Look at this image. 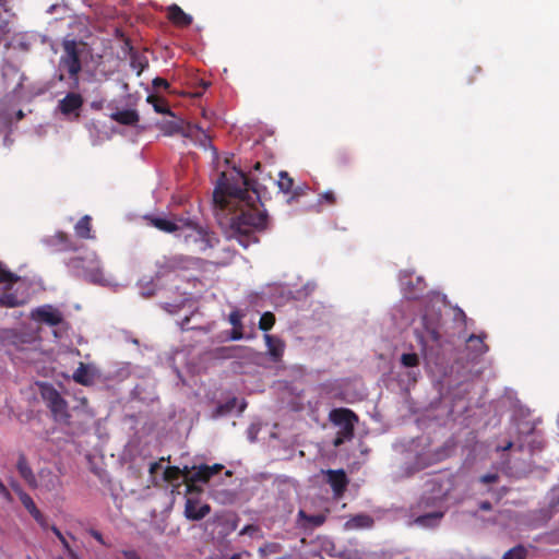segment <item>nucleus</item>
<instances>
[{"mask_svg": "<svg viewBox=\"0 0 559 559\" xmlns=\"http://www.w3.org/2000/svg\"><path fill=\"white\" fill-rule=\"evenodd\" d=\"M236 182L230 183L226 174L222 173L214 190V202L221 210L239 207L240 213L230 218L227 239H236L247 249L251 243H257L255 231L267 227V216L254 205L258 199L254 191H249V182L241 171L236 173Z\"/></svg>", "mask_w": 559, "mask_h": 559, "instance_id": "1", "label": "nucleus"}, {"mask_svg": "<svg viewBox=\"0 0 559 559\" xmlns=\"http://www.w3.org/2000/svg\"><path fill=\"white\" fill-rule=\"evenodd\" d=\"M452 489V480L445 476H435L425 484V490L417 503L409 509V526L423 530L440 525L448 506L447 497Z\"/></svg>", "mask_w": 559, "mask_h": 559, "instance_id": "2", "label": "nucleus"}, {"mask_svg": "<svg viewBox=\"0 0 559 559\" xmlns=\"http://www.w3.org/2000/svg\"><path fill=\"white\" fill-rule=\"evenodd\" d=\"M152 224L159 230L174 234L191 252H205L218 242L214 233L190 217H155Z\"/></svg>", "mask_w": 559, "mask_h": 559, "instance_id": "3", "label": "nucleus"}, {"mask_svg": "<svg viewBox=\"0 0 559 559\" xmlns=\"http://www.w3.org/2000/svg\"><path fill=\"white\" fill-rule=\"evenodd\" d=\"M395 450L403 454L401 461H403L405 465L402 471L393 473L395 479L409 476L413 473L426 468L445 457L443 451H432L430 449V444L425 438L412 440L406 447L395 445Z\"/></svg>", "mask_w": 559, "mask_h": 559, "instance_id": "4", "label": "nucleus"}, {"mask_svg": "<svg viewBox=\"0 0 559 559\" xmlns=\"http://www.w3.org/2000/svg\"><path fill=\"white\" fill-rule=\"evenodd\" d=\"M85 52V45L75 39H64L62 43V53L58 63V80L68 79L70 90H78L80 86L79 74L82 70L81 58Z\"/></svg>", "mask_w": 559, "mask_h": 559, "instance_id": "5", "label": "nucleus"}, {"mask_svg": "<svg viewBox=\"0 0 559 559\" xmlns=\"http://www.w3.org/2000/svg\"><path fill=\"white\" fill-rule=\"evenodd\" d=\"M221 468L222 465L219 464H214L213 466L201 464L199 466L191 467L185 465L182 468L177 466H168L163 469V478L169 483L178 481L180 477L191 483H205Z\"/></svg>", "mask_w": 559, "mask_h": 559, "instance_id": "6", "label": "nucleus"}, {"mask_svg": "<svg viewBox=\"0 0 559 559\" xmlns=\"http://www.w3.org/2000/svg\"><path fill=\"white\" fill-rule=\"evenodd\" d=\"M443 298L435 295L430 305H427L421 314V324L425 330L424 333H418V340L425 348L429 341L438 342L440 338L439 325L441 319L440 305L443 304Z\"/></svg>", "mask_w": 559, "mask_h": 559, "instance_id": "7", "label": "nucleus"}, {"mask_svg": "<svg viewBox=\"0 0 559 559\" xmlns=\"http://www.w3.org/2000/svg\"><path fill=\"white\" fill-rule=\"evenodd\" d=\"M75 275L99 285H110L111 282L104 275L99 260L95 252L88 253L85 258L72 259L69 263Z\"/></svg>", "mask_w": 559, "mask_h": 559, "instance_id": "8", "label": "nucleus"}, {"mask_svg": "<svg viewBox=\"0 0 559 559\" xmlns=\"http://www.w3.org/2000/svg\"><path fill=\"white\" fill-rule=\"evenodd\" d=\"M39 392L46 406L49 408L53 419L58 423H68L70 420V411L68 402L61 396L56 388L47 382L38 383Z\"/></svg>", "mask_w": 559, "mask_h": 559, "instance_id": "9", "label": "nucleus"}, {"mask_svg": "<svg viewBox=\"0 0 559 559\" xmlns=\"http://www.w3.org/2000/svg\"><path fill=\"white\" fill-rule=\"evenodd\" d=\"M330 419L338 428L334 445L337 447L353 437L357 417L352 411L347 408L333 409L330 413Z\"/></svg>", "mask_w": 559, "mask_h": 559, "instance_id": "10", "label": "nucleus"}, {"mask_svg": "<svg viewBox=\"0 0 559 559\" xmlns=\"http://www.w3.org/2000/svg\"><path fill=\"white\" fill-rule=\"evenodd\" d=\"M83 104V96L75 92V90H71L58 100L56 112L60 114L63 119L73 121L80 117Z\"/></svg>", "mask_w": 559, "mask_h": 559, "instance_id": "11", "label": "nucleus"}, {"mask_svg": "<svg viewBox=\"0 0 559 559\" xmlns=\"http://www.w3.org/2000/svg\"><path fill=\"white\" fill-rule=\"evenodd\" d=\"M199 265L197 258L183 254H175L171 257H165L157 263V277L165 276L170 272L183 271L194 269Z\"/></svg>", "mask_w": 559, "mask_h": 559, "instance_id": "12", "label": "nucleus"}, {"mask_svg": "<svg viewBox=\"0 0 559 559\" xmlns=\"http://www.w3.org/2000/svg\"><path fill=\"white\" fill-rule=\"evenodd\" d=\"M31 317L39 323L57 326L63 323L62 312L52 305H43L32 310Z\"/></svg>", "mask_w": 559, "mask_h": 559, "instance_id": "13", "label": "nucleus"}, {"mask_svg": "<svg viewBox=\"0 0 559 559\" xmlns=\"http://www.w3.org/2000/svg\"><path fill=\"white\" fill-rule=\"evenodd\" d=\"M2 79L5 85V88L12 96L19 97L20 90L22 88L24 74L20 71L17 67L11 63H4L2 67Z\"/></svg>", "mask_w": 559, "mask_h": 559, "instance_id": "14", "label": "nucleus"}, {"mask_svg": "<svg viewBox=\"0 0 559 559\" xmlns=\"http://www.w3.org/2000/svg\"><path fill=\"white\" fill-rule=\"evenodd\" d=\"M2 340L20 350L26 349V346H29L32 349H37L38 347V337L35 333H21L16 330H8L4 331Z\"/></svg>", "mask_w": 559, "mask_h": 559, "instance_id": "15", "label": "nucleus"}, {"mask_svg": "<svg viewBox=\"0 0 559 559\" xmlns=\"http://www.w3.org/2000/svg\"><path fill=\"white\" fill-rule=\"evenodd\" d=\"M322 474L324 475V480L332 488L334 497H342L348 484L345 472L343 469H328L322 471Z\"/></svg>", "mask_w": 559, "mask_h": 559, "instance_id": "16", "label": "nucleus"}, {"mask_svg": "<svg viewBox=\"0 0 559 559\" xmlns=\"http://www.w3.org/2000/svg\"><path fill=\"white\" fill-rule=\"evenodd\" d=\"M38 489L48 492H58L62 489V480L59 474L50 468H41L37 478Z\"/></svg>", "mask_w": 559, "mask_h": 559, "instance_id": "17", "label": "nucleus"}, {"mask_svg": "<svg viewBox=\"0 0 559 559\" xmlns=\"http://www.w3.org/2000/svg\"><path fill=\"white\" fill-rule=\"evenodd\" d=\"M98 377V370L94 365L80 362L72 374L73 380L82 385H92Z\"/></svg>", "mask_w": 559, "mask_h": 559, "instance_id": "18", "label": "nucleus"}, {"mask_svg": "<svg viewBox=\"0 0 559 559\" xmlns=\"http://www.w3.org/2000/svg\"><path fill=\"white\" fill-rule=\"evenodd\" d=\"M211 512L207 503H201L198 500L188 498L185 506V516L190 521H200Z\"/></svg>", "mask_w": 559, "mask_h": 559, "instance_id": "19", "label": "nucleus"}, {"mask_svg": "<svg viewBox=\"0 0 559 559\" xmlns=\"http://www.w3.org/2000/svg\"><path fill=\"white\" fill-rule=\"evenodd\" d=\"M16 469H17L19 474L21 475V477L26 481V484L31 488L37 489V487H38L37 477L34 474L32 467L29 466V464L26 460V456L22 453L19 455L17 462H16Z\"/></svg>", "mask_w": 559, "mask_h": 559, "instance_id": "20", "label": "nucleus"}, {"mask_svg": "<svg viewBox=\"0 0 559 559\" xmlns=\"http://www.w3.org/2000/svg\"><path fill=\"white\" fill-rule=\"evenodd\" d=\"M40 40V36L36 33H20V34H16L10 45L14 48V49H20L22 51H27L31 49V47L33 45H35L36 43H38Z\"/></svg>", "mask_w": 559, "mask_h": 559, "instance_id": "21", "label": "nucleus"}, {"mask_svg": "<svg viewBox=\"0 0 559 559\" xmlns=\"http://www.w3.org/2000/svg\"><path fill=\"white\" fill-rule=\"evenodd\" d=\"M267 354L275 362L280 361L285 350V343L277 336L264 334Z\"/></svg>", "mask_w": 559, "mask_h": 559, "instance_id": "22", "label": "nucleus"}, {"mask_svg": "<svg viewBox=\"0 0 559 559\" xmlns=\"http://www.w3.org/2000/svg\"><path fill=\"white\" fill-rule=\"evenodd\" d=\"M373 524V519L368 514H356L350 516L344 524L346 531H355L362 528H370Z\"/></svg>", "mask_w": 559, "mask_h": 559, "instance_id": "23", "label": "nucleus"}, {"mask_svg": "<svg viewBox=\"0 0 559 559\" xmlns=\"http://www.w3.org/2000/svg\"><path fill=\"white\" fill-rule=\"evenodd\" d=\"M168 17L178 26H188L192 23V16L183 12L177 4L168 8Z\"/></svg>", "mask_w": 559, "mask_h": 559, "instance_id": "24", "label": "nucleus"}, {"mask_svg": "<svg viewBox=\"0 0 559 559\" xmlns=\"http://www.w3.org/2000/svg\"><path fill=\"white\" fill-rule=\"evenodd\" d=\"M401 364L405 368H411L412 370L408 372V377L412 381H416L417 376L419 374L418 370H415L419 364V358L415 353H404L401 356Z\"/></svg>", "mask_w": 559, "mask_h": 559, "instance_id": "25", "label": "nucleus"}, {"mask_svg": "<svg viewBox=\"0 0 559 559\" xmlns=\"http://www.w3.org/2000/svg\"><path fill=\"white\" fill-rule=\"evenodd\" d=\"M408 276H409V274L407 272L401 273V275H400L401 287L404 292V295L407 298H409V299L417 298L418 297L417 289L413 288V286L411 285V282L407 280ZM417 285L419 286L418 292H421L423 290L421 277H417Z\"/></svg>", "mask_w": 559, "mask_h": 559, "instance_id": "26", "label": "nucleus"}, {"mask_svg": "<svg viewBox=\"0 0 559 559\" xmlns=\"http://www.w3.org/2000/svg\"><path fill=\"white\" fill-rule=\"evenodd\" d=\"M12 16L11 8L0 0V39L9 32V23Z\"/></svg>", "mask_w": 559, "mask_h": 559, "instance_id": "27", "label": "nucleus"}, {"mask_svg": "<svg viewBox=\"0 0 559 559\" xmlns=\"http://www.w3.org/2000/svg\"><path fill=\"white\" fill-rule=\"evenodd\" d=\"M214 263L217 265H227L234 258V250L229 246H223L218 251L212 254Z\"/></svg>", "mask_w": 559, "mask_h": 559, "instance_id": "28", "label": "nucleus"}, {"mask_svg": "<svg viewBox=\"0 0 559 559\" xmlns=\"http://www.w3.org/2000/svg\"><path fill=\"white\" fill-rule=\"evenodd\" d=\"M298 516L301 521L300 524L305 527H317L324 523L325 515L323 514H314V515H307L304 510H300L298 513Z\"/></svg>", "mask_w": 559, "mask_h": 559, "instance_id": "29", "label": "nucleus"}, {"mask_svg": "<svg viewBox=\"0 0 559 559\" xmlns=\"http://www.w3.org/2000/svg\"><path fill=\"white\" fill-rule=\"evenodd\" d=\"M485 337H486L485 334L484 335L472 334L467 338L468 346H469V348L473 349V352L475 353L476 356H480L488 350L487 345L484 343Z\"/></svg>", "mask_w": 559, "mask_h": 559, "instance_id": "30", "label": "nucleus"}, {"mask_svg": "<svg viewBox=\"0 0 559 559\" xmlns=\"http://www.w3.org/2000/svg\"><path fill=\"white\" fill-rule=\"evenodd\" d=\"M76 236L85 239L93 238L91 234V217L85 215L74 226Z\"/></svg>", "mask_w": 559, "mask_h": 559, "instance_id": "31", "label": "nucleus"}, {"mask_svg": "<svg viewBox=\"0 0 559 559\" xmlns=\"http://www.w3.org/2000/svg\"><path fill=\"white\" fill-rule=\"evenodd\" d=\"M114 119L123 124H133L138 121V114L133 110L117 111L112 115Z\"/></svg>", "mask_w": 559, "mask_h": 559, "instance_id": "32", "label": "nucleus"}, {"mask_svg": "<svg viewBox=\"0 0 559 559\" xmlns=\"http://www.w3.org/2000/svg\"><path fill=\"white\" fill-rule=\"evenodd\" d=\"M189 135L193 136L197 141H199L202 147H211L210 136L202 129L198 127H192L189 129Z\"/></svg>", "mask_w": 559, "mask_h": 559, "instance_id": "33", "label": "nucleus"}, {"mask_svg": "<svg viewBox=\"0 0 559 559\" xmlns=\"http://www.w3.org/2000/svg\"><path fill=\"white\" fill-rule=\"evenodd\" d=\"M293 185H294V181L288 176V174L286 171H281L280 173V178H278V181H277V186H278L280 190L282 192H284V193H287V192H289L292 190Z\"/></svg>", "mask_w": 559, "mask_h": 559, "instance_id": "34", "label": "nucleus"}, {"mask_svg": "<svg viewBox=\"0 0 559 559\" xmlns=\"http://www.w3.org/2000/svg\"><path fill=\"white\" fill-rule=\"evenodd\" d=\"M138 285H139L140 294L143 297H150V296L154 295L156 292V285L153 281L145 282V280L143 278L139 282Z\"/></svg>", "mask_w": 559, "mask_h": 559, "instance_id": "35", "label": "nucleus"}, {"mask_svg": "<svg viewBox=\"0 0 559 559\" xmlns=\"http://www.w3.org/2000/svg\"><path fill=\"white\" fill-rule=\"evenodd\" d=\"M275 323V317L272 312H264L259 321V329L262 331H269Z\"/></svg>", "mask_w": 559, "mask_h": 559, "instance_id": "36", "label": "nucleus"}, {"mask_svg": "<svg viewBox=\"0 0 559 559\" xmlns=\"http://www.w3.org/2000/svg\"><path fill=\"white\" fill-rule=\"evenodd\" d=\"M526 552L523 546H515L507 551L502 559H525Z\"/></svg>", "mask_w": 559, "mask_h": 559, "instance_id": "37", "label": "nucleus"}, {"mask_svg": "<svg viewBox=\"0 0 559 559\" xmlns=\"http://www.w3.org/2000/svg\"><path fill=\"white\" fill-rule=\"evenodd\" d=\"M78 404L74 406L75 411H81L88 417H94V412L90 408L87 400L85 396H78L76 397Z\"/></svg>", "mask_w": 559, "mask_h": 559, "instance_id": "38", "label": "nucleus"}, {"mask_svg": "<svg viewBox=\"0 0 559 559\" xmlns=\"http://www.w3.org/2000/svg\"><path fill=\"white\" fill-rule=\"evenodd\" d=\"M12 123V116L8 111H0V134H5Z\"/></svg>", "mask_w": 559, "mask_h": 559, "instance_id": "39", "label": "nucleus"}, {"mask_svg": "<svg viewBox=\"0 0 559 559\" xmlns=\"http://www.w3.org/2000/svg\"><path fill=\"white\" fill-rule=\"evenodd\" d=\"M239 535H242V536L247 535L252 538H259V537H261V530L257 525H246L245 527H242L240 530Z\"/></svg>", "mask_w": 559, "mask_h": 559, "instance_id": "40", "label": "nucleus"}, {"mask_svg": "<svg viewBox=\"0 0 559 559\" xmlns=\"http://www.w3.org/2000/svg\"><path fill=\"white\" fill-rule=\"evenodd\" d=\"M53 238H56V242H53V245H58L60 250L71 249V247L68 245V236L64 233L59 231L55 235ZM47 241L49 243H52V241H49V240H47Z\"/></svg>", "mask_w": 559, "mask_h": 559, "instance_id": "41", "label": "nucleus"}, {"mask_svg": "<svg viewBox=\"0 0 559 559\" xmlns=\"http://www.w3.org/2000/svg\"><path fill=\"white\" fill-rule=\"evenodd\" d=\"M242 318H243V313L240 312L239 310H235L229 313L228 320H229V323L234 328L242 329V323H241Z\"/></svg>", "mask_w": 559, "mask_h": 559, "instance_id": "42", "label": "nucleus"}, {"mask_svg": "<svg viewBox=\"0 0 559 559\" xmlns=\"http://www.w3.org/2000/svg\"><path fill=\"white\" fill-rule=\"evenodd\" d=\"M259 551L262 556H269L271 554H277L280 551V545L276 543H270L260 547Z\"/></svg>", "mask_w": 559, "mask_h": 559, "instance_id": "43", "label": "nucleus"}, {"mask_svg": "<svg viewBox=\"0 0 559 559\" xmlns=\"http://www.w3.org/2000/svg\"><path fill=\"white\" fill-rule=\"evenodd\" d=\"M29 514L33 516V519L40 525H46V519L43 515V513L38 510V508L35 506L33 509L27 510Z\"/></svg>", "mask_w": 559, "mask_h": 559, "instance_id": "44", "label": "nucleus"}, {"mask_svg": "<svg viewBox=\"0 0 559 559\" xmlns=\"http://www.w3.org/2000/svg\"><path fill=\"white\" fill-rule=\"evenodd\" d=\"M499 479V475L497 473H488L486 475H483L479 478V481L483 484H495Z\"/></svg>", "mask_w": 559, "mask_h": 559, "instance_id": "45", "label": "nucleus"}, {"mask_svg": "<svg viewBox=\"0 0 559 559\" xmlns=\"http://www.w3.org/2000/svg\"><path fill=\"white\" fill-rule=\"evenodd\" d=\"M23 507L26 509V510H29V509H33V507H35V502L34 500L32 499V497L28 495V493H25V495H22V497L20 498Z\"/></svg>", "mask_w": 559, "mask_h": 559, "instance_id": "46", "label": "nucleus"}, {"mask_svg": "<svg viewBox=\"0 0 559 559\" xmlns=\"http://www.w3.org/2000/svg\"><path fill=\"white\" fill-rule=\"evenodd\" d=\"M323 201L333 204L335 202L334 193L332 191H325L320 194L319 203H322Z\"/></svg>", "mask_w": 559, "mask_h": 559, "instance_id": "47", "label": "nucleus"}, {"mask_svg": "<svg viewBox=\"0 0 559 559\" xmlns=\"http://www.w3.org/2000/svg\"><path fill=\"white\" fill-rule=\"evenodd\" d=\"M52 532L58 537V539L61 542V544L64 546V548L69 549V544H68L66 537L63 536V534L55 526L52 527Z\"/></svg>", "mask_w": 559, "mask_h": 559, "instance_id": "48", "label": "nucleus"}, {"mask_svg": "<svg viewBox=\"0 0 559 559\" xmlns=\"http://www.w3.org/2000/svg\"><path fill=\"white\" fill-rule=\"evenodd\" d=\"M0 495L8 501L12 500V496L4 484L0 480Z\"/></svg>", "mask_w": 559, "mask_h": 559, "instance_id": "49", "label": "nucleus"}, {"mask_svg": "<svg viewBox=\"0 0 559 559\" xmlns=\"http://www.w3.org/2000/svg\"><path fill=\"white\" fill-rule=\"evenodd\" d=\"M243 337L242 329L234 328L233 332L230 334V340L233 341H239Z\"/></svg>", "mask_w": 559, "mask_h": 559, "instance_id": "50", "label": "nucleus"}, {"mask_svg": "<svg viewBox=\"0 0 559 559\" xmlns=\"http://www.w3.org/2000/svg\"><path fill=\"white\" fill-rule=\"evenodd\" d=\"M117 559H140L138 557V555L132 551V550H128V551H123L120 556L117 557Z\"/></svg>", "mask_w": 559, "mask_h": 559, "instance_id": "51", "label": "nucleus"}, {"mask_svg": "<svg viewBox=\"0 0 559 559\" xmlns=\"http://www.w3.org/2000/svg\"><path fill=\"white\" fill-rule=\"evenodd\" d=\"M11 488L14 490V492L19 496V498L22 497V495H25L26 492L23 490V488L17 484L16 481H11Z\"/></svg>", "mask_w": 559, "mask_h": 559, "instance_id": "52", "label": "nucleus"}, {"mask_svg": "<svg viewBox=\"0 0 559 559\" xmlns=\"http://www.w3.org/2000/svg\"><path fill=\"white\" fill-rule=\"evenodd\" d=\"M162 469H163V466H162L160 462H154V463H151V465H150V474L151 475H155L158 473V471H162Z\"/></svg>", "mask_w": 559, "mask_h": 559, "instance_id": "53", "label": "nucleus"}, {"mask_svg": "<svg viewBox=\"0 0 559 559\" xmlns=\"http://www.w3.org/2000/svg\"><path fill=\"white\" fill-rule=\"evenodd\" d=\"M88 533L91 534V536H93L99 544L102 545H106L104 538H103V535L96 531V530H90Z\"/></svg>", "mask_w": 559, "mask_h": 559, "instance_id": "54", "label": "nucleus"}, {"mask_svg": "<svg viewBox=\"0 0 559 559\" xmlns=\"http://www.w3.org/2000/svg\"><path fill=\"white\" fill-rule=\"evenodd\" d=\"M62 11L64 12L66 11V8L63 5H60V4H52L48 8L47 10V13H53L55 11Z\"/></svg>", "mask_w": 559, "mask_h": 559, "instance_id": "55", "label": "nucleus"}, {"mask_svg": "<svg viewBox=\"0 0 559 559\" xmlns=\"http://www.w3.org/2000/svg\"><path fill=\"white\" fill-rule=\"evenodd\" d=\"M191 318L189 317H185V319L180 322V326L182 330H190V329H194L195 326H189V321H190Z\"/></svg>", "mask_w": 559, "mask_h": 559, "instance_id": "56", "label": "nucleus"}, {"mask_svg": "<svg viewBox=\"0 0 559 559\" xmlns=\"http://www.w3.org/2000/svg\"><path fill=\"white\" fill-rule=\"evenodd\" d=\"M177 308H178V306L173 305V304H165V305H164V309H165L166 311L170 312V313H175V312H177Z\"/></svg>", "mask_w": 559, "mask_h": 559, "instance_id": "57", "label": "nucleus"}, {"mask_svg": "<svg viewBox=\"0 0 559 559\" xmlns=\"http://www.w3.org/2000/svg\"><path fill=\"white\" fill-rule=\"evenodd\" d=\"M154 85L155 86H167L168 83L164 80V79H160V78H157L154 80Z\"/></svg>", "mask_w": 559, "mask_h": 559, "instance_id": "58", "label": "nucleus"}, {"mask_svg": "<svg viewBox=\"0 0 559 559\" xmlns=\"http://www.w3.org/2000/svg\"><path fill=\"white\" fill-rule=\"evenodd\" d=\"M237 399H233L230 402H228L226 405H225V412H230L231 408L234 407V405L237 404Z\"/></svg>", "mask_w": 559, "mask_h": 559, "instance_id": "59", "label": "nucleus"}, {"mask_svg": "<svg viewBox=\"0 0 559 559\" xmlns=\"http://www.w3.org/2000/svg\"><path fill=\"white\" fill-rule=\"evenodd\" d=\"M479 508L484 511H489L491 510V503L488 501H484L479 504Z\"/></svg>", "mask_w": 559, "mask_h": 559, "instance_id": "60", "label": "nucleus"}, {"mask_svg": "<svg viewBox=\"0 0 559 559\" xmlns=\"http://www.w3.org/2000/svg\"><path fill=\"white\" fill-rule=\"evenodd\" d=\"M512 445H513V442H512V441H509L506 445H503V447H498V448H497V451H507V450L511 449V448H512Z\"/></svg>", "mask_w": 559, "mask_h": 559, "instance_id": "61", "label": "nucleus"}, {"mask_svg": "<svg viewBox=\"0 0 559 559\" xmlns=\"http://www.w3.org/2000/svg\"><path fill=\"white\" fill-rule=\"evenodd\" d=\"M304 289L306 290V294H309L314 289V284L308 283L305 285Z\"/></svg>", "mask_w": 559, "mask_h": 559, "instance_id": "62", "label": "nucleus"}, {"mask_svg": "<svg viewBox=\"0 0 559 559\" xmlns=\"http://www.w3.org/2000/svg\"><path fill=\"white\" fill-rule=\"evenodd\" d=\"M156 111L158 112H168V109L162 107V106H155Z\"/></svg>", "mask_w": 559, "mask_h": 559, "instance_id": "63", "label": "nucleus"}, {"mask_svg": "<svg viewBox=\"0 0 559 559\" xmlns=\"http://www.w3.org/2000/svg\"><path fill=\"white\" fill-rule=\"evenodd\" d=\"M246 408V403L243 401L240 402L239 413H241Z\"/></svg>", "mask_w": 559, "mask_h": 559, "instance_id": "64", "label": "nucleus"}]
</instances>
